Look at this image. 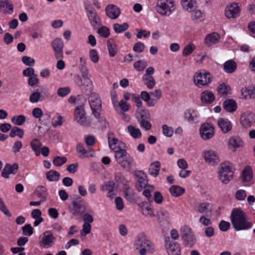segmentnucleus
I'll return each mask as SVG.
<instances>
[{"mask_svg":"<svg viewBox=\"0 0 255 255\" xmlns=\"http://www.w3.org/2000/svg\"><path fill=\"white\" fill-rule=\"evenodd\" d=\"M230 219L233 227L236 231L247 230L252 226V223L248 220L246 213L240 209H234Z\"/></svg>","mask_w":255,"mask_h":255,"instance_id":"nucleus-1","label":"nucleus"},{"mask_svg":"<svg viewBox=\"0 0 255 255\" xmlns=\"http://www.w3.org/2000/svg\"><path fill=\"white\" fill-rule=\"evenodd\" d=\"M117 162L126 171H130L131 166L134 165V160L125 149L119 147L114 152Z\"/></svg>","mask_w":255,"mask_h":255,"instance_id":"nucleus-2","label":"nucleus"},{"mask_svg":"<svg viewBox=\"0 0 255 255\" xmlns=\"http://www.w3.org/2000/svg\"><path fill=\"white\" fill-rule=\"evenodd\" d=\"M181 5L186 11L191 12V18L195 23H198L204 20V13L201 10L197 9L196 0H181Z\"/></svg>","mask_w":255,"mask_h":255,"instance_id":"nucleus-3","label":"nucleus"},{"mask_svg":"<svg viewBox=\"0 0 255 255\" xmlns=\"http://www.w3.org/2000/svg\"><path fill=\"white\" fill-rule=\"evenodd\" d=\"M212 80V75L205 69L197 71L193 76L194 82L199 88L208 86Z\"/></svg>","mask_w":255,"mask_h":255,"instance_id":"nucleus-4","label":"nucleus"},{"mask_svg":"<svg viewBox=\"0 0 255 255\" xmlns=\"http://www.w3.org/2000/svg\"><path fill=\"white\" fill-rule=\"evenodd\" d=\"M180 233L184 246L192 248L196 242V238L192 229L189 226L184 225L181 228Z\"/></svg>","mask_w":255,"mask_h":255,"instance_id":"nucleus-5","label":"nucleus"},{"mask_svg":"<svg viewBox=\"0 0 255 255\" xmlns=\"http://www.w3.org/2000/svg\"><path fill=\"white\" fill-rule=\"evenodd\" d=\"M85 104V103H82L75 107L74 116L75 121L79 124L87 127L91 126L92 122L87 119L86 112L84 107Z\"/></svg>","mask_w":255,"mask_h":255,"instance_id":"nucleus-6","label":"nucleus"},{"mask_svg":"<svg viewBox=\"0 0 255 255\" xmlns=\"http://www.w3.org/2000/svg\"><path fill=\"white\" fill-rule=\"evenodd\" d=\"M156 9L157 12L163 16H169L175 9L173 0H158Z\"/></svg>","mask_w":255,"mask_h":255,"instance_id":"nucleus-7","label":"nucleus"},{"mask_svg":"<svg viewBox=\"0 0 255 255\" xmlns=\"http://www.w3.org/2000/svg\"><path fill=\"white\" fill-rule=\"evenodd\" d=\"M88 100L92 110V115L96 119H99L102 110V102L99 95L95 93H92L90 95Z\"/></svg>","mask_w":255,"mask_h":255,"instance_id":"nucleus-8","label":"nucleus"},{"mask_svg":"<svg viewBox=\"0 0 255 255\" xmlns=\"http://www.w3.org/2000/svg\"><path fill=\"white\" fill-rule=\"evenodd\" d=\"M165 247L169 255H181L179 243L168 237L165 239Z\"/></svg>","mask_w":255,"mask_h":255,"instance_id":"nucleus-9","label":"nucleus"},{"mask_svg":"<svg viewBox=\"0 0 255 255\" xmlns=\"http://www.w3.org/2000/svg\"><path fill=\"white\" fill-rule=\"evenodd\" d=\"M199 131L203 139L208 140L214 135L215 128L212 124L206 123L201 125Z\"/></svg>","mask_w":255,"mask_h":255,"instance_id":"nucleus-10","label":"nucleus"},{"mask_svg":"<svg viewBox=\"0 0 255 255\" xmlns=\"http://www.w3.org/2000/svg\"><path fill=\"white\" fill-rule=\"evenodd\" d=\"M51 46L54 51V56L56 59L63 58L64 43L60 38L54 39L51 42Z\"/></svg>","mask_w":255,"mask_h":255,"instance_id":"nucleus-11","label":"nucleus"},{"mask_svg":"<svg viewBox=\"0 0 255 255\" xmlns=\"http://www.w3.org/2000/svg\"><path fill=\"white\" fill-rule=\"evenodd\" d=\"M240 122L243 128H251L255 122V116L250 111L244 112L241 116Z\"/></svg>","mask_w":255,"mask_h":255,"instance_id":"nucleus-12","label":"nucleus"},{"mask_svg":"<svg viewBox=\"0 0 255 255\" xmlns=\"http://www.w3.org/2000/svg\"><path fill=\"white\" fill-rule=\"evenodd\" d=\"M72 205L73 206L72 211L73 216L75 217L82 216L84 213V201L80 196H78L76 200L72 202Z\"/></svg>","mask_w":255,"mask_h":255,"instance_id":"nucleus-13","label":"nucleus"},{"mask_svg":"<svg viewBox=\"0 0 255 255\" xmlns=\"http://www.w3.org/2000/svg\"><path fill=\"white\" fill-rule=\"evenodd\" d=\"M240 7L237 2H234L226 6L225 16L228 18H235L240 15Z\"/></svg>","mask_w":255,"mask_h":255,"instance_id":"nucleus-14","label":"nucleus"},{"mask_svg":"<svg viewBox=\"0 0 255 255\" xmlns=\"http://www.w3.org/2000/svg\"><path fill=\"white\" fill-rule=\"evenodd\" d=\"M55 240V237L50 231H46L43 233V238L39 244L44 248H49L54 245Z\"/></svg>","mask_w":255,"mask_h":255,"instance_id":"nucleus-15","label":"nucleus"},{"mask_svg":"<svg viewBox=\"0 0 255 255\" xmlns=\"http://www.w3.org/2000/svg\"><path fill=\"white\" fill-rule=\"evenodd\" d=\"M204 158L205 161L212 165L217 164L220 160L217 153L212 150L203 152Z\"/></svg>","mask_w":255,"mask_h":255,"instance_id":"nucleus-16","label":"nucleus"},{"mask_svg":"<svg viewBox=\"0 0 255 255\" xmlns=\"http://www.w3.org/2000/svg\"><path fill=\"white\" fill-rule=\"evenodd\" d=\"M151 245V242L147 239L143 233H140L137 235L135 242V245L137 250L139 248H150Z\"/></svg>","mask_w":255,"mask_h":255,"instance_id":"nucleus-17","label":"nucleus"},{"mask_svg":"<svg viewBox=\"0 0 255 255\" xmlns=\"http://www.w3.org/2000/svg\"><path fill=\"white\" fill-rule=\"evenodd\" d=\"M90 23L94 29H96L102 25L100 17L96 10L87 13Z\"/></svg>","mask_w":255,"mask_h":255,"instance_id":"nucleus-18","label":"nucleus"},{"mask_svg":"<svg viewBox=\"0 0 255 255\" xmlns=\"http://www.w3.org/2000/svg\"><path fill=\"white\" fill-rule=\"evenodd\" d=\"M135 176L138 178L136 188L138 191H141L142 188H145L147 184L146 175L141 171H138L135 173Z\"/></svg>","mask_w":255,"mask_h":255,"instance_id":"nucleus-19","label":"nucleus"},{"mask_svg":"<svg viewBox=\"0 0 255 255\" xmlns=\"http://www.w3.org/2000/svg\"><path fill=\"white\" fill-rule=\"evenodd\" d=\"M105 12L108 17L112 19L118 18L121 14V10L117 5L109 4L105 8Z\"/></svg>","mask_w":255,"mask_h":255,"instance_id":"nucleus-20","label":"nucleus"},{"mask_svg":"<svg viewBox=\"0 0 255 255\" xmlns=\"http://www.w3.org/2000/svg\"><path fill=\"white\" fill-rule=\"evenodd\" d=\"M217 91L218 95L223 98H226L231 94V87L224 83L219 85L217 88Z\"/></svg>","mask_w":255,"mask_h":255,"instance_id":"nucleus-21","label":"nucleus"},{"mask_svg":"<svg viewBox=\"0 0 255 255\" xmlns=\"http://www.w3.org/2000/svg\"><path fill=\"white\" fill-rule=\"evenodd\" d=\"M0 11L4 13L11 14L13 12V5L10 0H0Z\"/></svg>","mask_w":255,"mask_h":255,"instance_id":"nucleus-22","label":"nucleus"},{"mask_svg":"<svg viewBox=\"0 0 255 255\" xmlns=\"http://www.w3.org/2000/svg\"><path fill=\"white\" fill-rule=\"evenodd\" d=\"M115 186V183L113 181H109L106 182L101 187V190L102 191H108L107 197L113 199L115 196L114 193V189Z\"/></svg>","mask_w":255,"mask_h":255,"instance_id":"nucleus-23","label":"nucleus"},{"mask_svg":"<svg viewBox=\"0 0 255 255\" xmlns=\"http://www.w3.org/2000/svg\"><path fill=\"white\" fill-rule=\"evenodd\" d=\"M224 109L228 113H233L238 108L237 103L232 99H227L223 103Z\"/></svg>","mask_w":255,"mask_h":255,"instance_id":"nucleus-24","label":"nucleus"},{"mask_svg":"<svg viewBox=\"0 0 255 255\" xmlns=\"http://www.w3.org/2000/svg\"><path fill=\"white\" fill-rule=\"evenodd\" d=\"M229 147L233 149L234 151L237 150L238 148L243 147V141L242 139L237 136L231 137L228 141Z\"/></svg>","mask_w":255,"mask_h":255,"instance_id":"nucleus-25","label":"nucleus"},{"mask_svg":"<svg viewBox=\"0 0 255 255\" xmlns=\"http://www.w3.org/2000/svg\"><path fill=\"white\" fill-rule=\"evenodd\" d=\"M218 125L224 133L229 132L232 128L231 122L227 119L221 118L219 119Z\"/></svg>","mask_w":255,"mask_h":255,"instance_id":"nucleus-26","label":"nucleus"},{"mask_svg":"<svg viewBox=\"0 0 255 255\" xmlns=\"http://www.w3.org/2000/svg\"><path fill=\"white\" fill-rule=\"evenodd\" d=\"M215 99L214 94L211 91H205L201 93V100L203 103L211 104Z\"/></svg>","mask_w":255,"mask_h":255,"instance_id":"nucleus-27","label":"nucleus"},{"mask_svg":"<svg viewBox=\"0 0 255 255\" xmlns=\"http://www.w3.org/2000/svg\"><path fill=\"white\" fill-rule=\"evenodd\" d=\"M220 38V35L215 32L208 34L204 40L206 45L210 46L218 42Z\"/></svg>","mask_w":255,"mask_h":255,"instance_id":"nucleus-28","label":"nucleus"},{"mask_svg":"<svg viewBox=\"0 0 255 255\" xmlns=\"http://www.w3.org/2000/svg\"><path fill=\"white\" fill-rule=\"evenodd\" d=\"M107 48L109 52V55L113 57L117 53L118 48L115 41L113 38H110L107 41Z\"/></svg>","mask_w":255,"mask_h":255,"instance_id":"nucleus-29","label":"nucleus"},{"mask_svg":"<svg viewBox=\"0 0 255 255\" xmlns=\"http://www.w3.org/2000/svg\"><path fill=\"white\" fill-rule=\"evenodd\" d=\"M234 172H226L224 171H219V176L220 181L224 184H228L233 178Z\"/></svg>","mask_w":255,"mask_h":255,"instance_id":"nucleus-30","label":"nucleus"},{"mask_svg":"<svg viewBox=\"0 0 255 255\" xmlns=\"http://www.w3.org/2000/svg\"><path fill=\"white\" fill-rule=\"evenodd\" d=\"M48 190L46 187L44 186H38L35 189L34 193L37 197H41L42 200L46 201Z\"/></svg>","mask_w":255,"mask_h":255,"instance_id":"nucleus-31","label":"nucleus"},{"mask_svg":"<svg viewBox=\"0 0 255 255\" xmlns=\"http://www.w3.org/2000/svg\"><path fill=\"white\" fill-rule=\"evenodd\" d=\"M135 117L137 121L142 119H150V115L148 111L145 108L138 109L135 112Z\"/></svg>","mask_w":255,"mask_h":255,"instance_id":"nucleus-32","label":"nucleus"},{"mask_svg":"<svg viewBox=\"0 0 255 255\" xmlns=\"http://www.w3.org/2000/svg\"><path fill=\"white\" fill-rule=\"evenodd\" d=\"M160 168V163L159 161L152 162L148 168V173L152 176L155 177L159 174Z\"/></svg>","mask_w":255,"mask_h":255,"instance_id":"nucleus-33","label":"nucleus"},{"mask_svg":"<svg viewBox=\"0 0 255 255\" xmlns=\"http://www.w3.org/2000/svg\"><path fill=\"white\" fill-rule=\"evenodd\" d=\"M86 63V59H85L84 61V64H81L80 66V70L82 73V76L84 79V80L86 83V85L89 86L91 84L92 82L88 77V71L87 68L85 66Z\"/></svg>","mask_w":255,"mask_h":255,"instance_id":"nucleus-34","label":"nucleus"},{"mask_svg":"<svg viewBox=\"0 0 255 255\" xmlns=\"http://www.w3.org/2000/svg\"><path fill=\"white\" fill-rule=\"evenodd\" d=\"M241 92L245 99H247L248 96L250 98H255V87L254 86L243 88Z\"/></svg>","mask_w":255,"mask_h":255,"instance_id":"nucleus-35","label":"nucleus"},{"mask_svg":"<svg viewBox=\"0 0 255 255\" xmlns=\"http://www.w3.org/2000/svg\"><path fill=\"white\" fill-rule=\"evenodd\" d=\"M124 192L125 198L128 202L133 203L136 201V198L133 191L129 186H126Z\"/></svg>","mask_w":255,"mask_h":255,"instance_id":"nucleus-36","label":"nucleus"},{"mask_svg":"<svg viewBox=\"0 0 255 255\" xmlns=\"http://www.w3.org/2000/svg\"><path fill=\"white\" fill-rule=\"evenodd\" d=\"M237 69L236 63L232 60L226 61L224 64V69L228 73H232Z\"/></svg>","mask_w":255,"mask_h":255,"instance_id":"nucleus-37","label":"nucleus"},{"mask_svg":"<svg viewBox=\"0 0 255 255\" xmlns=\"http://www.w3.org/2000/svg\"><path fill=\"white\" fill-rule=\"evenodd\" d=\"M140 98L147 103L149 107H153L156 103V101L154 99H150L149 93L146 91H143L141 92Z\"/></svg>","mask_w":255,"mask_h":255,"instance_id":"nucleus-38","label":"nucleus"},{"mask_svg":"<svg viewBox=\"0 0 255 255\" xmlns=\"http://www.w3.org/2000/svg\"><path fill=\"white\" fill-rule=\"evenodd\" d=\"M169 191L173 197H178L185 192V189L178 185H173L169 188Z\"/></svg>","mask_w":255,"mask_h":255,"instance_id":"nucleus-39","label":"nucleus"},{"mask_svg":"<svg viewBox=\"0 0 255 255\" xmlns=\"http://www.w3.org/2000/svg\"><path fill=\"white\" fill-rule=\"evenodd\" d=\"M157 216L160 223L164 221L166 222L168 224L169 223V215L166 210L161 209L157 213Z\"/></svg>","mask_w":255,"mask_h":255,"instance_id":"nucleus-40","label":"nucleus"},{"mask_svg":"<svg viewBox=\"0 0 255 255\" xmlns=\"http://www.w3.org/2000/svg\"><path fill=\"white\" fill-rule=\"evenodd\" d=\"M253 178L252 170L249 166H246L242 172V180L244 182H249Z\"/></svg>","mask_w":255,"mask_h":255,"instance_id":"nucleus-41","label":"nucleus"},{"mask_svg":"<svg viewBox=\"0 0 255 255\" xmlns=\"http://www.w3.org/2000/svg\"><path fill=\"white\" fill-rule=\"evenodd\" d=\"M211 205L207 202L201 203L198 209V211L202 214H207L212 212Z\"/></svg>","mask_w":255,"mask_h":255,"instance_id":"nucleus-42","label":"nucleus"},{"mask_svg":"<svg viewBox=\"0 0 255 255\" xmlns=\"http://www.w3.org/2000/svg\"><path fill=\"white\" fill-rule=\"evenodd\" d=\"M30 145L35 155L39 156L40 153L39 149L42 146L41 142L37 139L34 138L31 140Z\"/></svg>","mask_w":255,"mask_h":255,"instance_id":"nucleus-43","label":"nucleus"},{"mask_svg":"<svg viewBox=\"0 0 255 255\" xmlns=\"http://www.w3.org/2000/svg\"><path fill=\"white\" fill-rule=\"evenodd\" d=\"M60 174V173L54 170H51L46 173L47 179L49 181H56L59 179Z\"/></svg>","mask_w":255,"mask_h":255,"instance_id":"nucleus-44","label":"nucleus"},{"mask_svg":"<svg viewBox=\"0 0 255 255\" xmlns=\"http://www.w3.org/2000/svg\"><path fill=\"white\" fill-rule=\"evenodd\" d=\"M128 131L133 138H138L141 136V132L139 128H136L132 126L127 127Z\"/></svg>","mask_w":255,"mask_h":255,"instance_id":"nucleus-45","label":"nucleus"},{"mask_svg":"<svg viewBox=\"0 0 255 255\" xmlns=\"http://www.w3.org/2000/svg\"><path fill=\"white\" fill-rule=\"evenodd\" d=\"M142 80L147 87L149 89H152L155 85V80L153 77H147L143 76Z\"/></svg>","mask_w":255,"mask_h":255,"instance_id":"nucleus-46","label":"nucleus"},{"mask_svg":"<svg viewBox=\"0 0 255 255\" xmlns=\"http://www.w3.org/2000/svg\"><path fill=\"white\" fill-rule=\"evenodd\" d=\"M24 131L22 128H20L17 127H13L9 133V135L11 137H13L15 136H18L20 138H22L23 137Z\"/></svg>","mask_w":255,"mask_h":255,"instance_id":"nucleus-47","label":"nucleus"},{"mask_svg":"<svg viewBox=\"0 0 255 255\" xmlns=\"http://www.w3.org/2000/svg\"><path fill=\"white\" fill-rule=\"evenodd\" d=\"M113 28L117 33H122L128 28V24L126 22L123 23L122 24L115 23L113 25Z\"/></svg>","mask_w":255,"mask_h":255,"instance_id":"nucleus-48","label":"nucleus"},{"mask_svg":"<svg viewBox=\"0 0 255 255\" xmlns=\"http://www.w3.org/2000/svg\"><path fill=\"white\" fill-rule=\"evenodd\" d=\"M195 48V46L192 43L188 44L183 49L182 56L187 57L193 53Z\"/></svg>","mask_w":255,"mask_h":255,"instance_id":"nucleus-49","label":"nucleus"},{"mask_svg":"<svg viewBox=\"0 0 255 255\" xmlns=\"http://www.w3.org/2000/svg\"><path fill=\"white\" fill-rule=\"evenodd\" d=\"M97 33L104 38H108L110 35V29L106 26H102L101 27L97 28Z\"/></svg>","mask_w":255,"mask_h":255,"instance_id":"nucleus-50","label":"nucleus"},{"mask_svg":"<svg viewBox=\"0 0 255 255\" xmlns=\"http://www.w3.org/2000/svg\"><path fill=\"white\" fill-rule=\"evenodd\" d=\"M25 117L24 115H20L15 116L11 119V122L17 126L22 125L25 122Z\"/></svg>","mask_w":255,"mask_h":255,"instance_id":"nucleus-51","label":"nucleus"},{"mask_svg":"<svg viewBox=\"0 0 255 255\" xmlns=\"http://www.w3.org/2000/svg\"><path fill=\"white\" fill-rule=\"evenodd\" d=\"M68 102L70 103H74L76 102L78 105H79L82 103H86V99L85 97L82 95H78L77 98L75 96H72L69 98Z\"/></svg>","mask_w":255,"mask_h":255,"instance_id":"nucleus-52","label":"nucleus"},{"mask_svg":"<svg viewBox=\"0 0 255 255\" xmlns=\"http://www.w3.org/2000/svg\"><path fill=\"white\" fill-rule=\"evenodd\" d=\"M147 62L144 60H139L133 64L134 68L139 72L142 71L147 66Z\"/></svg>","mask_w":255,"mask_h":255,"instance_id":"nucleus-53","label":"nucleus"},{"mask_svg":"<svg viewBox=\"0 0 255 255\" xmlns=\"http://www.w3.org/2000/svg\"><path fill=\"white\" fill-rule=\"evenodd\" d=\"M77 152L80 154L79 157L83 158L87 157V151L85 149L84 144L81 143H79L76 146Z\"/></svg>","mask_w":255,"mask_h":255,"instance_id":"nucleus-54","label":"nucleus"},{"mask_svg":"<svg viewBox=\"0 0 255 255\" xmlns=\"http://www.w3.org/2000/svg\"><path fill=\"white\" fill-rule=\"evenodd\" d=\"M233 170L232 164L229 162L225 161L220 164L219 171H226V172L228 173L229 172H233Z\"/></svg>","mask_w":255,"mask_h":255,"instance_id":"nucleus-55","label":"nucleus"},{"mask_svg":"<svg viewBox=\"0 0 255 255\" xmlns=\"http://www.w3.org/2000/svg\"><path fill=\"white\" fill-rule=\"evenodd\" d=\"M18 168V165L17 163H14L12 165L7 163L4 166V171L6 170L8 171V173L10 174H15Z\"/></svg>","mask_w":255,"mask_h":255,"instance_id":"nucleus-56","label":"nucleus"},{"mask_svg":"<svg viewBox=\"0 0 255 255\" xmlns=\"http://www.w3.org/2000/svg\"><path fill=\"white\" fill-rule=\"evenodd\" d=\"M67 158L64 156H55L53 159V163L56 166H60L66 162Z\"/></svg>","mask_w":255,"mask_h":255,"instance_id":"nucleus-57","label":"nucleus"},{"mask_svg":"<svg viewBox=\"0 0 255 255\" xmlns=\"http://www.w3.org/2000/svg\"><path fill=\"white\" fill-rule=\"evenodd\" d=\"M71 92V89L69 87H61L57 89V94L61 97H64L68 95Z\"/></svg>","mask_w":255,"mask_h":255,"instance_id":"nucleus-58","label":"nucleus"},{"mask_svg":"<svg viewBox=\"0 0 255 255\" xmlns=\"http://www.w3.org/2000/svg\"><path fill=\"white\" fill-rule=\"evenodd\" d=\"M150 119H142L138 121L141 128H144L145 130L151 129L152 126L149 122Z\"/></svg>","mask_w":255,"mask_h":255,"instance_id":"nucleus-59","label":"nucleus"},{"mask_svg":"<svg viewBox=\"0 0 255 255\" xmlns=\"http://www.w3.org/2000/svg\"><path fill=\"white\" fill-rule=\"evenodd\" d=\"M22 234L24 236H31L33 233V228L30 224H26L22 227Z\"/></svg>","mask_w":255,"mask_h":255,"instance_id":"nucleus-60","label":"nucleus"},{"mask_svg":"<svg viewBox=\"0 0 255 255\" xmlns=\"http://www.w3.org/2000/svg\"><path fill=\"white\" fill-rule=\"evenodd\" d=\"M145 45L141 42H136L133 46V50L136 53H141L145 49Z\"/></svg>","mask_w":255,"mask_h":255,"instance_id":"nucleus-61","label":"nucleus"},{"mask_svg":"<svg viewBox=\"0 0 255 255\" xmlns=\"http://www.w3.org/2000/svg\"><path fill=\"white\" fill-rule=\"evenodd\" d=\"M115 180L118 184H126L127 181L124 176L121 172L116 173L115 174Z\"/></svg>","mask_w":255,"mask_h":255,"instance_id":"nucleus-62","label":"nucleus"},{"mask_svg":"<svg viewBox=\"0 0 255 255\" xmlns=\"http://www.w3.org/2000/svg\"><path fill=\"white\" fill-rule=\"evenodd\" d=\"M163 133L167 137H171L173 133L174 130L172 127H169L166 125L162 126Z\"/></svg>","mask_w":255,"mask_h":255,"instance_id":"nucleus-63","label":"nucleus"},{"mask_svg":"<svg viewBox=\"0 0 255 255\" xmlns=\"http://www.w3.org/2000/svg\"><path fill=\"white\" fill-rule=\"evenodd\" d=\"M89 56L91 60L94 63H97L99 60L97 51L95 49H91L90 50Z\"/></svg>","mask_w":255,"mask_h":255,"instance_id":"nucleus-64","label":"nucleus"}]
</instances>
